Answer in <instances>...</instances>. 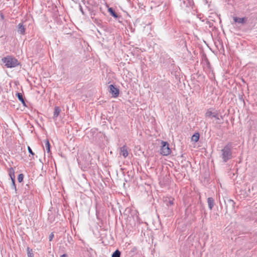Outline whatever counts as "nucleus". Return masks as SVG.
<instances>
[{
  "label": "nucleus",
  "instance_id": "nucleus-25",
  "mask_svg": "<svg viewBox=\"0 0 257 257\" xmlns=\"http://www.w3.org/2000/svg\"><path fill=\"white\" fill-rule=\"evenodd\" d=\"M67 256H68L67 254H65H65H62V255H61L60 256V257H67Z\"/></svg>",
  "mask_w": 257,
  "mask_h": 257
},
{
  "label": "nucleus",
  "instance_id": "nucleus-6",
  "mask_svg": "<svg viewBox=\"0 0 257 257\" xmlns=\"http://www.w3.org/2000/svg\"><path fill=\"white\" fill-rule=\"evenodd\" d=\"M224 202L226 205V210H229L232 211L234 208L235 203L234 202L230 199H227V200H224Z\"/></svg>",
  "mask_w": 257,
  "mask_h": 257
},
{
  "label": "nucleus",
  "instance_id": "nucleus-11",
  "mask_svg": "<svg viewBox=\"0 0 257 257\" xmlns=\"http://www.w3.org/2000/svg\"><path fill=\"white\" fill-rule=\"evenodd\" d=\"M16 95L18 97L19 100L20 101H21V102L22 103V104L24 105V106H26V103H25V99L23 97V94L21 93H17L16 94Z\"/></svg>",
  "mask_w": 257,
  "mask_h": 257
},
{
  "label": "nucleus",
  "instance_id": "nucleus-4",
  "mask_svg": "<svg viewBox=\"0 0 257 257\" xmlns=\"http://www.w3.org/2000/svg\"><path fill=\"white\" fill-rule=\"evenodd\" d=\"M171 150L169 148V144L166 142H162V146L160 150V153L163 156H168L170 154Z\"/></svg>",
  "mask_w": 257,
  "mask_h": 257
},
{
  "label": "nucleus",
  "instance_id": "nucleus-13",
  "mask_svg": "<svg viewBox=\"0 0 257 257\" xmlns=\"http://www.w3.org/2000/svg\"><path fill=\"white\" fill-rule=\"evenodd\" d=\"M60 111H61L60 108L58 106H56L54 109L53 118H55L57 117L59 115Z\"/></svg>",
  "mask_w": 257,
  "mask_h": 257
},
{
  "label": "nucleus",
  "instance_id": "nucleus-15",
  "mask_svg": "<svg viewBox=\"0 0 257 257\" xmlns=\"http://www.w3.org/2000/svg\"><path fill=\"white\" fill-rule=\"evenodd\" d=\"M199 139V134L198 133H195L191 138V140L192 141L195 142H197L198 141Z\"/></svg>",
  "mask_w": 257,
  "mask_h": 257
},
{
  "label": "nucleus",
  "instance_id": "nucleus-18",
  "mask_svg": "<svg viewBox=\"0 0 257 257\" xmlns=\"http://www.w3.org/2000/svg\"><path fill=\"white\" fill-rule=\"evenodd\" d=\"M27 253H28V256L29 257H34L32 250L31 249H30L29 247L27 248Z\"/></svg>",
  "mask_w": 257,
  "mask_h": 257
},
{
  "label": "nucleus",
  "instance_id": "nucleus-7",
  "mask_svg": "<svg viewBox=\"0 0 257 257\" xmlns=\"http://www.w3.org/2000/svg\"><path fill=\"white\" fill-rule=\"evenodd\" d=\"M120 155H122L124 158H126L128 156V152L126 146H123L120 148Z\"/></svg>",
  "mask_w": 257,
  "mask_h": 257
},
{
  "label": "nucleus",
  "instance_id": "nucleus-1",
  "mask_svg": "<svg viewBox=\"0 0 257 257\" xmlns=\"http://www.w3.org/2000/svg\"><path fill=\"white\" fill-rule=\"evenodd\" d=\"M232 144L229 143L221 150L220 157L222 159L223 162L226 163L232 158Z\"/></svg>",
  "mask_w": 257,
  "mask_h": 257
},
{
  "label": "nucleus",
  "instance_id": "nucleus-5",
  "mask_svg": "<svg viewBox=\"0 0 257 257\" xmlns=\"http://www.w3.org/2000/svg\"><path fill=\"white\" fill-rule=\"evenodd\" d=\"M109 93H111L113 97H117L118 96L119 90L118 88L114 85L111 84L109 86Z\"/></svg>",
  "mask_w": 257,
  "mask_h": 257
},
{
  "label": "nucleus",
  "instance_id": "nucleus-22",
  "mask_svg": "<svg viewBox=\"0 0 257 257\" xmlns=\"http://www.w3.org/2000/svg\"><path fill=\"white\" fill-rule=\"evenodd\" d=\"M54 233H53V232H52V233L50 234L49 237V241H52V239H53V237H54Z\"/></svg>",
  "mask_w": 257,
  "mask_h": 257
},
{
  "label": "nucleus",
  "instance_id": "nucleus-21",
  "mask_svg": "<svg viewBox=\"0 0 257 257\" xmlns=\"http://www.w3.org/2000/svg\"><path fill=\"white\" fill-rule=\"evenodd\" d=\"M24 175L23 174H20L18 177V180L19 182L21 183L23 181L24 179Z\"/></svg>",
  "mask_w": 257,
  "mask_h": 257
},
{
  "label": "nucleus",
  "instance_id": "nucleus-10",
  "mask_svg": "<svg viewBox=\"0 0 257 257\" xmlns=\"http://www.w3.org/2000/svg\"><path fill=\"white\" fill-rule=\"evenodd\" d=\"M208 207L210 210H212L214 205V200L212 197H209L207 199Z\"/></svg>",
  "mask_w": 257,
  "mask_h": 257
},
{
  "label": "nucleus",
  "instance_id": "nucleus-17",
  "mask_svg": "<svg viewBox=\"0 0 257 257\" xmlns=\"http://www.w3.org/2000/svg\"><path fill=\"white\" fill-rule=\"evenodd\" d=\"M121 252L118 249H116L112 254L111 257H120Z\"/></svg>",
  "mask_w": 257,
  "mask_h": 257
},
{
  "label": "nucleus",
  "instance_id": "nucleus-3",
  "mask_svg": "<svg viewBox=\"0 0 257 257\" xmlns=\"http://www.w3.org/2000/svg\"><path fill=\"white\" fill-rule=\"evenodd\" d=\"M206 117L212 118L214 117L217 120L216 123L221 124L223 123V117L221 115H219L217 110L212 111L210 109H208L205 114Z\"/></svg>",
  "mask_w": 257,
  "mask_h": 257
},
{
  "label": "nucleus",
  "instance_id": "nucleus-26",
  "mask_svg": "<svg viewBox=\"0 0 257 257\" xmlns=\"http://www.w3.org/2000/svg\"><path fill=\"white\" fill-rule=\"evenodd\" d=\"M183 2L184 3V4L185 3V1L184 0H183Z\"/></svg>",
  "mask_w": 257,
  "mask_h": 257
},
{
  "label": "nucleus",
  "instance_id": "nucleus-2",
  "mask_svg": "<svg viewBox=\"0 0 257 257\" xmlns=\"http://www.w3.org/2000/svg\"><path fill=\"white\" fill-rule=\"evenodd\" d=\"M2 61L7 68L15 67L20 64L17 59L11 56L4 57L2 58Z\"/></svg>",
  "mask_w": 257,
  "mask_h": 257
},
{
  "label": "nucleus",
  "instance_id": "nucleus-8",
  "mask_svg": "<svg viewBox=\"0 0 257 257\" xmlns=\"http://www.w3.org/2000/svg\"><path fill=\"white\" fill-rule=\"evenodd\" d=\"M26 29L22 23H20L18 26V32L22 35L25 34Z\"/></svg>",
  "mask_w": 257,
  "mask_h": 257
},
{
  "label": "nucleus",
  "instance_id": "nucleus-20",
  "mask_svg": "<svg viewBox=\"0 0 257 257\" xmlns=\"http://www.w3.org/2000/svg\"><path fill=\"white\" fill-rule=\"evenodd\" d=\"M166 202H167V206H169V205H172L174 204V199H169L168 201H167V200L166 199Z\"/></svg>",
  "mask_w": 257,
  "mask_h": 257
},
{
  "label": "nucleus",
  "instance_id": "nucleus-16",
  "mask_svg": "<svg viewBox=\"0 0 257 257\" xmlns=\"http://www.w3.org/2000/svg\"><path fill=\"white\" fill-rule=\"evenodd\" d=\"M45 148L48 153H50V144L48 140L45 142Z\"/></svg>",
  "mask_w": 257,
  "mask_h": 257
},
{
  "label": "nucleus",
  "instance_id": "nucleus-14",
  "mask_svg": "<svg viewBox=\"0 0 257 257\" xmlns=\"http://www.w3.org/2000/svg\"><path fill=\"white\" fill-rule=\"evenodd\" d=\"M108 11L110 15L114 18H117L118 17V15L115 12L113 8H109Z\"/></svg>",
  "mask_w": 257,
  "mask_h": 257
},
{
  "label": "nucleus",
  "instance_id": "nucleus-12",
  "mask_svg": "<svg viewBox=\"0 0 257 257\" xmlns=\"http://www.w3.org/2000/svg\"><path fill=\"white\" fill-rule=\"evenodd\" d=\"M8 172L11 180L15 179V171L14 169L12 167L9 168L8 170Z\"/></svg>",
  "mask_w": 257,
  "mask_h": 257
},
{
  "label": "nucleus",
  "instance_id": "nucleus-24",
  "mask_svg": "<svg viewBox=\"0 0 257 257\" xmlns=\"http://www.w3.org/2000/svg\"><path fill=\"white\" fill-rule=\"evenodd\" d=\"M80 10L82 14L83 15H84V12L83 11L82 8V7L81 6H80Z\"/></svg>",
  "mask_w": 257,
  "mask_h": 257
},
{
  "label": "nucleus",
  "instance_id": "nucleus-9",
  "mask_svg": "<svg viewBox=\"0 0 257 257\" xmlns=\"http://www.w3.org/2000/svg\"><path fill=\"white\" fill-rule=\"evenodd\" d=\"M233 19L235 23H237L239 24H244L246 21V18H240L236 17H234Z\"/></svg>",
  "mask_w": 257,
  "mask_h": 257
},
{
  "label": "nucleus",
  "instance_id": "nucleus-23",
  "mask_svg": "<svg viewBox=\"0 0 257 257\" xmlns=\"http://www.w3.org/2000/svg\"><path fill=\"white\" fill-rule=\"evenodd\" d=\"M28 150L29 153L30 154H31L33 156H34L35 155V154L33 153V152L32 151V149H31V148L30 147H28Z\"/></svg>",
  "mask_w": 257,
  "mask_h": 257
},
{
  "label": "nucleus",
  "instance_id": "nucleus-19",
  "mask_svg": "<svg viewBox=\"0 0 257 257\" xmlns=\"http://www.w3.org/2000/svg\"><path fill=\"white\" fill-rule=\"evenodd\" d=\"M11 180H12V182L11 188L12 189H14L16 192L17 188H16V185L15 184V179H13Z\"/></svg>",
  "mask_w": 257,
  "mask_h": 257
}]
</instances>
